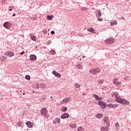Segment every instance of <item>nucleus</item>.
<instances>
[{
	"mask_svg": "<svg viewBox=\"0 0 131 131\" xmlns=\"http://www.w3.org/2000/svg\"><path fill=\"white\" fill-rule=\"evenodd\" d=\"M101 70L98 68H93L89 70V73L93 74V75H96V74H99Z\"/></svg>",
	"mask_w": 131,
	"mask_h": 131,
	"instance_id": "obj_1",
	"label": "nucleus"
},
{
	"mask_svg": "<svg viewBox=\"0 0 131 131\" xmlns=\"http://www.w3.org/2000/svg\"><path fill=\"white\" fill-rule=\"evenodd\" d=\"M116 102L117 103H120L122 105H129V102L124 99H116Z\"/></svg>",
	"mask_w": 131,
	"mask_h": 131,
	"instance_id": "obj_2",
	"label": "nucleus"
},
{
	"mask_svg": "<svg viewBox=\"0 0 131 131\" xmlns=\"http://www.w3.org/2000/svg\"><path fill=\"white\" fill-rule=\"evenodd\" d=\"M104 42L106 43V45H112V43L114 42V38H112V37H111L105 40Z\"/></svg>",
	"mask_w": 131,
	"mask_h": 131,
	"instance_id": "obj_3",
	"label": "nucleus"
},
{
	"mask_svg": "<svg viewBox=\"0 0 131 131\" xmlns=\"http://www.w3.org/2000/svg\"><path fill=\"white\" fill-rule=\"evenodd\" d=\"M98 105L100 106L102 109H105L106 107H107V104H106V103L103 102V101H99L98 102Z\"/></svg>",
	"mask_w": 131,
	"mask_h": 131,
	"instance_id": "obj_4",
	"label": "nucleus"
},
{
	"mask_svg": "<svg viewBox=\"0 0 131 131\" xmlns=\"http://www.w3.org/2000/svg\"><path fill=\"white\" fill-rule=\"evenodd\" d=\"M107 107L108 108H117V107H118V104H113V103H109L107 105Z\"/></svg>",
	"mask_w": 131,
	"mask_h": 131,
	"instance_id": "obj_5",
	"label": "nucleus"
},
{
	"mask_svg": "<svg viewBox=\"0 0 131 131\" xmlns=\"http://www.w3.org/2000/svg\"><path fill=\"white\" fill-rule=\"evenodd\" d=\"M103 121L104 122V123H105V125L106 126H109L110 125V123H109V118L107 117H105L104 119H103Z\"/></svg>",
	"mask_w": 131,
	"mask_h": 131,
	"instance_id": "obj_6",
	"label": "nucleus"
},
{
	"mask_svg": "<svg viewBox=\"0 0 131 131\" xmlns=\"http://www.w3.org/2000/svg\"><path fill=\"white\" fill-rule=\"evenodd\" d=\"M41 114L42 115L46 116L48 114V111H47V108H42L40 111Z\"/></svg>",
	"mask_w": 131,
	"mask_h": 131,
	"instance_id": "obj_7",
	"label": "nucleus"
},
{
	"mask_svg": "<svg viewBox=\"0 0 131 131\" xmlns=\"http://www.w3.org/2000/svg\"><path fill=\"white\" fill-rule=\"evenodd\" d=\"M52 123H53V124H56V123H57V124H59V123H60V119H59L58 118H56L55 119L53 120Z\"/></svg>",
	"mask_w": 131,
	"mask_h": 131,
	"instance_id": "obj_8",
	"label": "nucleus"
},
{
	"mask_svg": "<svg viewBox=\"0 0 131 131\" xmlns=\"http://www.w3.org/2000/svg\"><path fill=\"white\" fill-rule=\"evenodd\" d=\"M30 60L31 61H35L36 60V55L33 54V55H30Z\"/></svg>",
	"mask_w": 131,
	"mask_h": 131,
	"instance_id": "obj_9",
	"label": "nucleus"
},
{
	"mask_svg": "<svg viewBox=\"0 0 131 131\" xmlns=\"http://www.w3.org/2000/svg\"><path fill=\"white\" fill-rule=\"evenodd\" d=\"M108 126H106V125L104 126H101L100 127V130L101 131H108L109 130V129H108Z\"/></svg>",
	"mask_w": 131,
	"mask_h": 131,
	"instance_id": "obj_10",
	"label": "nucleus"
},
{
	"mask_svg": "<svg viewBox=\"0 0 131 131\" xmlns=\"http://www.w3.org/2000/svg\"><path fill=\"white\" fill-rule=\"evenodd\" d=\"M68 117H69V114H68L67 113H64L61 116V118H62V119H65V118H68Z\"/></svg>",
	"mask_w": 131,
	"mask_h": 131,
	"instance_id": "obj_11",
	"label": "nucleus"
},
{
	"mask_svg": "<svg viewBox=\"0 0 131 131\" xmlns=\"http://www.w3.org/2000/svg\"><path fill=\"white\" fill-rule=\"evenodd\" d=\"M112 97H113V98H115V99H119V98H120V96H119V94H118L116 93H114L112 95Z\"/></svg>",
	"mask_w": 131,
	"mask_h": 131,
	"instance_id": "obj_12",
	"label": "nucleus"
},
{
	"mask_svg": "<svg viewBox=\"0 0 131 131\" xmlns=\"http://www.w3.org/2000/svg\"><path fill=\"white\" fill-rule=\"evenodd\" d=\"M53 74H54V75H55V76H56V77H61V74H60L59 73H58V72L54 71L52 72Z\"/></svg>",
	"mask_w": 131,
	"mask_h": 131,
	"instance_id": "obj_13",
	"label": "nucleus"
},
{
	"mask_svg": "<svg viewBox=\"0 0 131 131\" xmlns=\"http://www.w3.org/2000/svg\"><path fill=\"white\" fill-rule=\"evenodd\" d=\"M110 25H111V26H113V25H117V20H113L110 22Z\"/></svg>",
	"mask_w": 131,
	"mask_h": 131,
	"instance_id": "obj_14",
	"label": "nucleus"
},
{
	"mask_svg": "<svg viewBox=\"0 0 131 131\" xmlns=\"http://www.w3.org/2000/svg\"><path fill=\"white\" fill-rule=\"evenodd\" d=\"M26 125H27L28 127H32L33 126V125L32 124V123L30 121H28L26 123Z\"/></svg>",
	"mask_w": 131,
	"mask_h": 131,
	"instance_id": "obj_15",
	"label": "nucleus"
},
{
	"mask_svg": "<svg viewBox=\"0 0 131 131\" xmlns=\"http://www.w3.org/2000/svg\"><path fill=\"white\" fill-rule=\"evenodd\" d=\"M3 26L8 29V28H9V26H10V23H9L8 21H6L4 24Z\"/></svg>",
	"mask_w": 131,
	"mask_h": 131,
	"instance_id": "obj_16",
	"label": "nucleus"
},
{
	"mask_svg": "<svg viewBox=\"0 0 131 131\" xmlns=\"http://www.w3.org/2000/svg\"><path fill=\"white\" fill-rule=\"evenodd\" d=\"M67 102H69V99H63L62 100L61 103V104H66Z\"/></svg>",
	"mask_w": 131,
	"mask_h": 131,
	"instance_id": "obj_17",
	"label": "nucleus"
},
{
	"mask_svg": "<svg viewBox=\"0 0 131 131\" xmlns=\"http://www.w3.org/2000/svg\"><path fill=\"white\" fill-rule=\"evenodd\" d=\"M96 15L97 18H99V17H101V16H102V13H101L100 11H98Z\"/></svg>",
	"mask_w": 131,
	"mask_h": 131,
	"instance_id": "obj_18",
	"label": "nucleus"
},
{
	"mask_svg": "<svg viewBox=\"0 0 131 131\" xmlns=\"http://www.w3.org/2000/svg\"><path fill=\"white\" fill-rule=\"evenodd\" d=\"M87 30H88V31H90V32H92V33H96V32H95V30L93 28H90Z\"/></svg>",
	"mask_w": 131,
	"mask_h": 131,
	"instance_id": "obj_19",
	"label": "nucleus"
},
{
	"mask_svg": "<svg viewBox=\"0 0 131 131\" xmlns=\"http://www.w3.org/2000/svg\"><path fill=\"white\" fill-rule=\"evenodd\" d=\"M70 127L72 128H76L77 127V125H76V124L72 123L70 125Z\"/></svg>",
	"mask_w": 131,
	"mask_h": 131,
	"instance_id": "obj_20",
	"label": "nucleus"
},
{
	"mask_svg": "<svg viewBox=\"0 0 131 131\" xmlns=\"http://www.w3.org/2000/svg\"><path fill=\"white\" fill-rule=\"evenodd\" d=\"M96 118H102V117H103V114H97L96 115Z\"/></svg>",
	"mask_w": 131,
	"mask_h": 131,
	"instance_id": "obj_21",
	"label": "nucleus"
},
{
	"mask_svg": "<svg viewBox=\"0 0 131 131\" xmlns=\"http://www.w3.org/2000/svg\"><path fill=\"white\" fill-rule=\"evenodd\" d=\"M7 54L9 55V57H13L14 56V53H13L12 52L8 51L7 52Z\"/></svg>",
	"mask_w": 131,
	"mask_h": 131,
	"instance_id": "obj_22",
	"label": "nucleus"
},
{
	"mask_svg": "<svg viewBox=\"0 0 131 131\" xmlns=\"http://www.w3.org/2000/svg\"><path fill=\"white\" fill-rule=\"evenodd\" d=\"M115 126L116 127V129L118 130V129H119V123L118 122L116 123Z\"/></svg>",
	"mask_w": 131,
	"mask_h": 131,
	"instance_id": "obj_23",
	"label": "nucleus"
},
{
	"mask_svg": "<svg viewBox=\"0 0 131 131\" xmlns=\"http://www.w3.org/2000/svg\"><path fill=\"white\" fill-rule=\"evenodd\" d=\"M7 59L6 57H5L4 56H2L1 57V61L2 62H5V61H6V59Z\"/></svg>",
	"mask_w": 131,
	"mask_h": 131,
	"instance_id": "obj_24",
	"label": "nucleus"
},
{
	"mask_svg": "<svg viewBox=\"0 0 131 131\" xmlns=\"http://www.w3.org/2000/svg\"><path fill=\"white\" fill-rule=\"evenodd\" d=\"M77 130L78 131H82V130H84V129H83V128H82V127L80 126L77 128Z\"/></svg>",
	"mask_w": 131,
	"mask_h": 131,
	"instance_id": "obj_25",
	"label": "nucleus"
},
{
	"mask_svg": "<svg viewBox=\"0 0 131 131\" xmlns=\"http://www.w3.org/2000/svg\"><path fill=\"white\" fill-rule=\"evenodd\" d=\"M75 85L77 89H79V88H80V84L78 83H76Z\"/></svg>",
	"mask_w": 131,
	"mask_h": 131,
	"instance_id": "obj_26",
	"label": "nucleus"
},
{
	"mask_svg": "<svg viewBox=\"0 0 131 131\" xmlns=\"http://www.w3.org/2000/svg\"><path fill=\"white\" fill-rule=\"evenodd\" d=\"M51 55H56V52L54 50H52L50 51Z\"/></svg>",
	"mask_w": 131,
	"mask_h": 131,
	"instance_id": "obj_27",
	"label": "nucleus"
},
{
	"mask_svg": "<svg viewBox=\"0 0 131 131\" xmlns=\"http://www.w3.org/2000/svg\"><path fill=\"white\" fill-rule=\"evenodd\" d=\"M118 82V79H114V80L113 81V83H116V84H117Z\"/></svg>",
	"mask_w": 131,
	"mask_h": 131,
	"instance_id": "obj_28",
	"label": "nucleus"
},
{
	"mask_svg": "<svg viewBox=\"0 0 131 131\" xmlns=\"http://www.w3.org/2000/svg\"><path fill=\"white\" fill-rule=\"evenodd\" d=\"M25 77H26V79H27L28 80H30V76L26 75Z\"/></svg>",
	"mask_w": 131,
	"mask_h": 131,
	"instance_id": "obj_29",
	"label": "nucleus"
},
{
	"mask_svg": "<svg viewBox=\"0 0 131 131\" xmlns=\"http://www.w3.org/2000/svg\"><path fill=\"white\" fill-rule=\"evenodd\" d=\"M98 83L103 84L104 83V80H101V79L99 80H98Z\"/></svg>",
	"mask_w": 131,
	"mask_h": 131,
	"instance_id": "obj_30",
	"label": "nucleus"
},
{
	"mask_svg": "<svg viewBox=\"0 0 131 131\" xmlns=\"http://www.w3.org/2000/svg\"><path fill=\"white\" fill-rule=\"evenodd\" d=\"M93 96V98H94L95 99H99V96H98V95L94 94Z\"/></svg>",
	"mask_w": 131,
	"mask_h": 131,
	"instance_id": "obj_31",
	"label": "nucleus"
},
{
	"mask_svg": "<svg viewBox=\"0 0 131 131\" xmlns=\"http://www.w3.org/2000/svg\"><path fill=\"white\" fill-rule=\"evenodd\" d=\"M62 112H66L67 111V107H65L62 110Z\"/></svg>",
	"mask_w": 131,
	"mask_h": 131,
	"instance_id": "obj_32",
	"label": "nucleus"
},
{
	"mask_svg": "<svg viewBox=\"0 0 131 131\" xmlns=\"http://www.w3.org/2000/svg\"><path fill=\"white\" fill-rule=\"evenodd\" d=\"M46 86H47V85H46V84L42 83L41 84V88H46Z\"/></svg>",
	"mask_w": 131,
	"mask_h": 131,
	"instance_id": "obj_33",
	"label": "nucleus"
},
{
	"mask_svg": "<svg viewBox=\"0 0 131 131\" xmlns=\"http://www.w3.org/2000/svg\"><path fill=\"white\" fill-rule=\"evenodd\" d=\"M52 16H51L50 15L47 16V19L48 20H52Z\"/></svg>",
	"mask_w": 131,
	"mask_h": 131,
	"instance_id": "obj_34",
	"label": "nucleus"
},
{
	"mask_svg": "<svg viewBox=\"0 0 131 131\" xmlns=\"http://www.w3.org/2000/svg\"><path fill=\"white\" fill-rule=\"evenodd\" d=\"M31 38L32 40H35V36H31Z\"/></svg>",
	"mask_w": 131,
	"mask_h": 131,
	"instance_id": "obj_35",
	"label": "nucleus"
},
{
	"mask_svg": "<svg viewBox=\"0 0 131 131\" xmlns=\"http://www.w3.org/2000/svg\"><path fill=\"white\" fill-rule=\"evenodd\" d=\"M117 85L118 86L121 85V82L118 81V82L117 83Z\"/></svg>",
	"mask_w": 131,
	"mask_h": 131,
	"instance_id": "obj_36",
	"label": "nucleus"
},
{
	"mask_svg": "<svg viewBox=\"0 0 131 131\" xmlns=\"http://www.w3.org/2000/svg\"><path fill=\"white\" fill-rule=\"evenodd\" d=\"M17 125L18 126H21V125H22V124L21 123V122H19L17 124Z\"/></svg>",
	"mask_w": 131,
	"mask_h": 131,
	"instance_id": "obj_37",
	"label": "nucleus"
},
{
	"mask_svg": "<svg viewBox=\"0 0 131 131\" xmlns=\"http://www.w3.org/2000/svg\"><path fill=\"white\" fill-rule=\"evenodd\" d=\"M97 19H98V21H103V19L102 18H99V17H97Z\"/></svg>",
	"mask_w": 131,
	"mask_h": 131,
	"instance_id": "obj_38",
	"label": "nucleus"
},
{
	"mask_svg": "<svg viewBox=\"0 0 131 131\" xmlns=\"http://www.w3.org/2000/svg\"><path fill=\"white\" fill-rule=\"evenodd\" d=\"M43 33H44L45 34H47L48 31H46V30H43Z\"/></svg>",
	"mask_w": 131,
	"mask_h": 131,
	"instance_id": "obj_39",
	"label": "nucleus"
},
{
	"mask_svg": "<svg viewBox=\"0 0 131 131\" xmlns=\"http://www.w3.org/2000/svg\"><path fill=\"white\" fill-rule=\"evenodd\" d=\"M24 54H25V52L23 51L21 53H20V55H24Z\"/></svg>",
	"mask_w": 131,
	"mask_h": 131,
	"instance_id": "obj_40",
	"label": "nucleus"
},
{
	"mask_svg": "<svg viewBox=\"0 0 131 131\" xmlns=\"http://www.w3.org/2000/svg\"><path fill=\"white\" fill-rule=\"evenodd\" d=\"M55 33V31H51V34H54Z\"/></svg>",
	"mask_w": 131,
	"mask_h": 131,
	"instance_id": "obj_41",
	"label": "nucleus"
},
{
	"mask_svg": "<svg viewBox=\"0 0 131 131\" xmlns=\"http://www.w3.org/2000/svg\"><path fill=\"white\" fill-rule=\"evenodd\" d=\"M15 16H16V14H13V17H15Z\"/></svg>",
	"mask_w": 131,
	"mask_h": 131,
	"instance_id": "obj_42",
	"label": "nucleus"
},
{
	"mask_svg": "<svg viewBox=\"0 0 131 131\" xmlns=\"http://www.w3.org/2000/svg\"><path fill=\"white\" fill-rule=\"evenodd\" d=\"M9 11L11 12L12 11V9H9Z\"/></svg>",
	"mask_w": 131,
	"mask_h": 131,
	"instance_id": "obj_43",
	"label": "nucleus"
},
{
	"mask_svg": "<svg viewBox=\"0 0 131 131\" xmlns=\"http://www.w3.org/2000/svg\"><path fill=\"white\" fill-rule=\"evenodd\" d=\"M106 6H108V4H106Z\"/></svg>",
	"mask_w": 131,
	"mask_h": 131,
	"instance_id": "obj_44",
	"label": "nucleus"
},
{
	"mask_svg": "<svg viewBox=\"0 0 131 131\" xmlns=\"http://www.w3.org/2000/svg\"><path fill=\"white\" fill-rule=\"evenodd\" d=\"M122 19H123V20H124V18H123Z\"/></svg>",
	"mask_w": 131,
	"mask_h": 131,
	"instance_id": "obj_45",
	"label": "nucleus"
},
{
	"mask_svg": "<svg viewBox=\"0 0 131 131\" xmlns=\"http://www.w3.org/2000/svg\"><path fill=\"white\" fill-rule=\"evenodd\" d=\"M8 55V53H6V56Z\"/></svg>",
	"mask_w": 131,
	"mask_h": 131,
	"instance_id": "obj_46",
	"label": "nucleus"
},
{
	"mask_svg": "<svg viewBox=\"0 0 131 131\" xmlns=\"http://www.w3.org/2000/svg\"><path fill=\"white\" fill-rule=\"evenodd\" d=\"M96 100H97L98 101H99V100H100V99H96Z\"/></svg>",
	"mask_w": 131,
	"mask_h": 131,
	"instance_id": "obj_47",
	"label": "nucleus"
},
{
	"mask_svg": "<svg viewBox=\"0 0 131 131\" xmlns=\"http://www.w3.org/2000/svg\"><path fill=\"white\" fill-rule=\"evenodd\" d=\"M51 98H53V97L51 96Z\"/></svg>",
	"mask_w": 131,
	"mask_h": 131,
	"instance_id": "obj_48",
	"label": "nucleus"
},
{
	"mask_svg": "<svg viewBox=\"0 0 131 131\" xmlns=\"http://www.w3.org/2000/svg\"><path fill=\"white\" fill-rule=\"evenodd\" d=\"M11 8H13V7H11Z\"/></svg>",
	"mask_w": 131,
	"mask_h": 131,
	"instance_id": "obj_49",
	"label": "nucleus"
}]
</instances>
